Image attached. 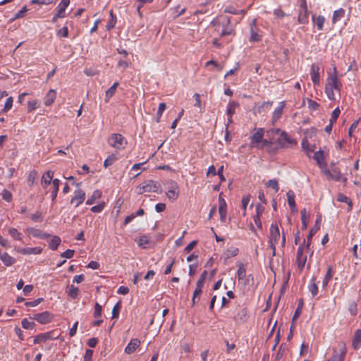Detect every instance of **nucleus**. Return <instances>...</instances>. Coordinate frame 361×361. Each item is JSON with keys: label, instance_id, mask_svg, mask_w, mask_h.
Returning <instances> with one entry per match:
<instances>
[{"label": "nucleus", "instance_id": "nucleus-1", "mask_svg": "<svg viewBox=\"0 0 361 361\" xmlns=\"http://www.w3.org/2000/svg\"><path fill=\"white\" fill-rule=\"evenodd\" d=\"M342 87V84L339 81L338 78V71L336 67H334V71L332 73H329L326 78V82L325 86V92L330 100H335V95L334 90L340 92Z\"/></svg>", "mask_w": 361, "mask_h": 361}, {"label": "nucleus", "instance_id": "nucleus-2", "mask_svg": "<svg viewBox=\"0 0 361 361\" xmlns=\"http://www.w3.org/2000/svg\"><path fill=\"white\" fill-rule=\"evenodd\" d=\"M135 192L137 195L145 192H161V185L159 182L153 180H147L137 186Z\"/></svg>", "mask_w": 361, "mask_h": 361}, {"label": "nucleus", "instance_id": "nucleus-3", "mask_svg": "<svg viewBox=\"0 0 361 361\" xmlns=\"http://www.w3.org/2000/svg\"><path fill=\"white\" fill-rule=\"evenodd\" d=\"M281 237L280 231L276 224H271L269 229V243L272 250V256L276 255V245Z\"/></svg>", "mask_w": 361, "mask_h": 361}, {"label": "nucleus", "instance_id": "nucleus-4", "mask_svg": "<svg viewBox=\"0 0 361 361\" xmlns=\"http://www.w3.org/2000/svg\"><path fill=\"white\" fill-rule=\"evenodd\" d=\"M109 145L114 149L121 150L124 149L128 142L120 133H113L108 139Z\"/></svg>", "mask_w": 361, "mask_h": 361}, {"label": "nucleus", "instance_id": "nucleus-5", "mask_svg": "<svg viewBox=\"0 0 361 361\" xmlns=\"http://www.w3.org/2000/svg\"><path fill=\"white\" fill-rule=\"evenodd\" d=\"M275 133L280 135L278 142L282 147H290L296 144L295 140L290 137L285 131L278 128L275 130Z\"/></svg>", "mask_w": 361, "mask_h": 361}, {"label": "nucleus", "instance_id": "nucleus-6", "mask_svg": "<svg viewBox=\"0 0 361 361\" xmlns=\"http://www.w3.org/2000/svg\"><path fill=\"white\" fill-rule=\"evenodd\" d=\"M305 245L306 243H303L299 246L296 255V262L301 271L303 269L307 261V256L303 255L305 247H306Z\"/></svg>", "mask_w": 361, "mask_h": 361}, {"label": "nucleus", "instance_id": "nucleus-7", "mask_svg": "<svg viewBox=\"0 0 361 361\" xmlns=\"http://www.w3.org/2000/svg\"><path fill=\"white\" fill-rule=\"evenodd\" d=\"M53 318V314L48 311H45L42 313L35 314L32 317L34 320L37 321L39 324H46L51 322Z\"/></svg>", "mask_w": 361, "mask_h": 361}, {"label": "nucleus", "instance_id": "nucleus-8", "mask_svg": "<svg viewBox=\"0 0 361 361\" xmlns=\"http://www.w3.org/2000/svg\"><path fill=\"white\" fill-rule=\"evenodd\" d=\"M167 197L172 201L178 199L179 195V188L176 182L171 180L169 187L166 192Z\"/></svg>", "mask_w": 361, "mask_h": 361}, {"label": "nucleus", "instance_id": "nucleus-9", "mask_svg": "<svg viewBox=\"0 0 361 361\" xmlns=\"http://www.w3.org/2000/svg\"><path fill=\"white\" fill-rule=\"evenodd\" d=\"M298 20L301 24H306L308 22V11L306 0L301 1Z\"/></svg>", "mask_w": 361, "mask_h": 361}, {"label": "nucleus", "instance_id": "nucleus-10", "mask_svg": "<svg viewBox=\"0 0 361 361\" xmlns=\"http://www.w3.org/2000/svg\"><path fill=\"white\" fill-rule=\"evenodd\" d=\"M58 338L59 335H55L54 331H51L37 335L33 341V343L36 344L45 342L48 340L57 339Z\"/></svg>", "mask_w": 361, "mask_h": 361}, {"label": "nucleus", "instance_id": "nucleus-11", "mask_svg": "<svg viewBox=\"0 0 361 361\" xmlns=\"http://www.w3.org/2000/svg\"><path fill=\"white\" fill-rule=\"evenodd\" d=\"M85 199V192L82 189H78L74 191V195L71 200V204H74L75 207H78L81 204Z\"/></svg>", "mask_w": 361, "mask_h": 361}, {"label": "nucleus", "instance_id": "nucleus-12", "mask_svg": "<svg viewBox=\"0 0 361 361\" xmlns=\"http://www.w3.org/2000/svg\"><path fill=\"white\" fill-rule=\"evenodd\" d=\"M17 252L22 255H39L42 252V249L39 247H16Z\"/></svg>", "mask_w": 361, "mask_h": 361}, {"label": "nucleus", "instance_id": "nucleus-13", "mask_svg": "<svg viewBox=\"0 0 361 361\" xmlns=\"http://www.w3.org/2000/svg\"><path fill=\"white\" fill-rule=\"evenodd\" d=\"M26 232L33 237L39 238V239H47L50 237L49 233L43 232L42 230L38 228H35L33 227H28L26 228Z\"/></svg>", "mask_w": 361, "mask_h": 361}, {"label": "nucleus", "instance_id": "nucleus-14", "mask_svg": "<svg viewBox=\"0 0 361 361\" xmlns=\"http://www.w3.org/2000/svg\"><path fill=\"white\" fill-rule=\"evenodd\" d=\"M319 221H320V217L317 219V220L315 221V225L310 229V231L309 232V234L307 238V240L304 241V243H306L305 246H306L307 250L310 249L312 237L317 232V231L319 228V226L318 225L319 224Z\"/></svg>", "mask_w": 361, "mask_h": 361}, {"label": "nucleus", "instance_id": "nucleus-15", "mask_svg": "<svg viewBox=\"0 0 361 361\" xmlns=\"http://www.w3.org/2000/svg\"><path fill=\"white\" fill-rule=\"evenodd\" d=\"M54 173L52 171H47L43 173L41 179V185L44 189H47L51 183H53Z\"/></svg>", "mask_w": 361, "mask_h": 361}, {"label": "nucleus", "instance_id": "nucleus-16", "mask_svg": "<svg viewBox=\"0 0 361 361\" xmlns=\"http://www.w3.org/2000/svg\"><path fill=\"white\" fill-rule=\"evenodd\" d=\"M319 69V66L314 63L311 66L310 76L314 85H319L320 83Z\"/></svg>", "mask_w": 361, "mask_h": 361}, {"label": "nucleus", "instance_id": "nucleus-17", "mask_svg": "<svg viewBox=\"0 0 361 361\" xmlns=\"http://www.w3.org/2000/svg\"><path fill=\"white\" fill-rule=\"evenodd\" d=\"M219 212L220 214V219L222 222H224L226 218V209L227 204L225 200L221 197V194L219 196Z\"/></svg>", "mask_w": 361, "mask_h": 361}, {"label": "nucleus", "instance_id": "nucleus-18", "mask_svg": "<svg viewBox=\"0 0 361 361\" xmlns=\"http://www.w3.org/2000/svg\"><path fill=\"white\" fill-rule=\"evenodd\" d=\"M264 130L263 128L257 129L256 132L251 136V145L255 147L263 141Z\"/></svg>", "mask_w": 361, "mask_h": 361}, {"label": "nucleus", "instance_id": "nucleus-19", "mask_svg": "<svg viewBox=\"0 0 361 361\" xmlns=\"http://www.w3.org/2000/svg\"><path fill=\"white\" fill-rule=\"evenodd\" d=\"M341 353L338 355L336 350H334L333 356L327 361H343L346 354V348L344 343L341 345Z\"/></svg>", "mask_w": 361, "mask_h": 361}, {"label": "nucleus", "instance_id": "nucleus-20", "mask_svg": "<svg viewBox=\"0 0 361 361\" xmlns=\"http://www.w3.org/2000/svg\"><path fill=\"white\" fill-rule=\"evenodd\" d=\"M235 35V30L233 27V25L231 23L230 18L226 19V23L224 24L223 29L221 32V36H226V35Z\"/></svg>", "mask_w": 361, "mask_h": 361}, {"label": "nucleus", "instance_id": "nucleus-21", "mask_svg": "<svg viewBox=\"0 0 361 361\" xmlns=\"http://www.w3.org/2000/svg\"><path fill=\"white\" fill-rule=\"evenodd\" d=\"M140 341L137 338H133L130 340V341L125 348V353L127 354L133 353L136 350V348L140 345Z\"/></svg>", "mask_w": 361, "mask_h": 361}, {"label": "nucleus", "instance_id": "nucleus-22", "mask_svg": "<svg viewBox=\"0 0 361 361\" xmlns=\"http://www.w3.org/2000/svg\"><path fill=\"white\" fill-rule=\"evenodd\" d=\"M284 107H285V103H284V102H282L279 104V106H277L275 109L274 111L273 112V116H272L273 123L276 122L281 118Z\"/></svg>", "mask_w": 361, "mask_h": 361}, {"label": "nucleus", "instance_id": "nucleus-23", "mask_svg": "<svg viewBox=\"0 0 361 361\" xmlns=\"http://www.w3.org/2000/svg\"><path fill=\"white\" fill-rule=\"evenodd\" d=\"M56 92L54 90H50L44 99V103L45 106H50L52 104L56 99Z\"/></svg>", "mask_w": 361, "mask_h": 361}, {"label": "nucleus", "instance_id": "nucleus-24", "mask_svg": "<svg viewBox=\"0 0 361 361\" xmlns=\"http://www.w3.org/2000/svg\"><path fill=\"white\" fill-rule=\"evenodd\" d=\"M313 159L317 161V164L320 167L326 166V164L324 161V152L322 150L319 149L317 151L313 156Z\"/></svg>", "mask_w": 361, "mask_h": 361}, {"label": "nucleus", "instance_id": "nucleus-25", "mask_svg": "<svg viewBox=\"0 0 361 361\" xmlns=\"http://www.w3.org/2000/svg\"><path fill=\"white\" fill-rule=\"evenodd\" d=\"M0 259L4 265L9 267L16 262L15 258L9 255L7 252H4L0 255Z\"/></svg>", "mask_w": 361, "mask_h": 361}, {"label": "nucleus", "instance_id": "nucleus-26", "mask_svg": "<svg viewBox=\"0 0 361 361\" xmlns=\"http://www.w3.org/2000/svg\"><path fill=\"white\" fill-rule=\"evenodd\" d=\"M70 4V0H61V2L58 5L57 16L65 17L66 8Z\"/></svg>", "mask_w": 361, "mask_h": 361}, {"label": "nucleus", "instance_id": "nucleus-27", "mask_svg": "<svg viewBox=\"0 0 361 361\" xmlns=\"http://www.w3.org/2000/svg\"><path fill=\"white\" fill-rule=\"evenodd\" d=\"M248 318V313L246 308L240 309L235 316V319L239 322H245Z\"/></svg>", "mask_w": 361, "mask_h": 361}, {"label": "nucleus", "instance_id": "nucleus-28", "mask_svg": "<svg viewBox=\"0 0 361 361\" xmlns=\"http://www.w3.org/2000/svg\"><path fill=\"white\" fill-rule=\"evenodd\" d=\"M8 235L15 240H23V234L19 232L16 228L10 227L8 228Z\"/></svg>", "mask_w": 361, "mask_h": 361}, {"label": "nucleus", "instance_id": "nucleus-29", "mask_svg": "<svg viewBox=\"0 0 361 361\" xmlns=\"http://www.w3.org/2000/svg\"><path fill=\"white\" fill-rule=\"evenodd\" d=\"M353 347L354 349L357 350L361 345V329L355 331L353 339Z\"/></svg>", "mask_w": 361, "mask_h": 361}, {"label": "nucleus", "instance_id": "nucleus-30", "mask_svg": "<svg viewBox=\"0 0 361 361\" xmlns=\"http://www.w3.org/2000/svg\"><path fill=\"white\" fill-rule=\"evenodd\" d=\"M324 173L326 175H329L330 178L334 180L338 181L341 180L342 175L340 171L336 168L333 169L331 171L329 170H326Z\"/></svg>", "mask_w": 361, "mask_h": 361}, {"label": "nucleus", "instance_id": "nucleus-31", "mask_svg": "<svg viewBox=\"0 0 361 361\" xmlns=\"http://www.w3.org/2000/svg\"><path fill=\"white\" fill-rule=\"evenodd\" d=\"M60 185V180L58 178L53 180L52 189L51 190V200L54 202L58 195L59 189Z\"/></svg>", "mask_w": 361, "mask_h": 361}, {"label": "nucleus", "instance_id": "nucleus-32", "mask_svg": "<svg viewBox=\"0 0 361 361\" xmlns=\"http://www.w3.org/2000/svg\"><path fill=\"white\" fill-rule=\"evenodd\" d=\"M287 345L286 343H282L279 348V350L275 355L276 361H281L284 357L286 351H287Z\"/></svg>", "mask_w": 361, "mask_h": 361}, {"label": "nucleus", "instance_id": "nucleus-33", "mask_svg": "<svg viewBox=\"0 0 361 361\" xmlns=\"http://www.w3.org/2000/svg\"><path fill=\"white\" fill-rule=\"evenodd\" d=\"M119 83L115 82L112 86H111L105 92V102H109V99L115 94L117 87Z\"/></svg>", "mask_w": 361, "mask_h": 361}, {"label": "nucleus", "instance_id": "nucleus-34", "mask_svg": "<svg viewBox=\"0 0 361 361\" xmlns=\"http://www.w3.org/2000/svg\"><path fill=\"white\" fill-rule=\"evenodd\" d=\"M316 277L313 276L311 279V283L308 286V290L312 294V297L316 296L318 294L319 288L316 283Z\"/></svg>", "mask_w": 361, "mask_h": 361}, {"label": "nucleus", "instance_id": "nucleus-35", "mask_svg": "<svg viewBox=\"0 0 361 361\" xmlns=\"http://www.w3.org/2000/svg\"><path fill=\"white\" fill-rule=\"evenodd\" d=\"M287 199H288V204L292 211L295 210V194L292 190H289L287 192Z\"/></svg>", "mask_w": 361, "mask_h": 361}, {"label": "nucleus", "instance_id": "nucleus-36", "mask_svg": "<svg viewBox=\"0 0 361 361\" xmlns=\"http://www.w3.org/2000/svg\"><path fill=\"white\" fill-rule=\"evenodd\" d=\"M102 192L99 190H96L93 192L92 196L89 197L86 201V204L92 205L94 203L95 200L101 198Z\"/></svg>", "mask_w": 361, "mask_h": 361}, {"label": "nucleus", "instance_id": "nucleus-37", "mask_svg": "<svg viewBox=\"0 0 361 361\" xmlns=\"http://www.w3.org/2000/svg\"><path fill=\"white\" fill-rule=\"evenodd\" d=\"M238 248L235 247H231L226 250V252L224 253V255L226 259H229L231 257L238 255Z\"/></svg>", "mask_w": 361, "mask_h": 361}, {"label": "nucleus", "instance_id": "nucleus-38", "mask_svg": "<svg viewBox=\"0 0 361 361\" xmlns=\"http://www.w3.org/2000/svg\"><path fill=\"white\" fill-rule=\"evenodd\" d=\"M61 240L59 236L54 235L49 243V246L52 250H56L59 246Z\"/></svg>", "mask_w": 361, "mask_h": 361}, {"label": "nucleus", "instance_id": "nucleus-39", "mask_svg": "<svg viewBox=\"0 0 361 361\" xmlns=\"http://www.w3.org/2000/svg\"><path fill=\"white\" fill-rule=\"evenodd\" d=\"M38 178V173L35 170H32L28 174L27 181L30 186H32Z\"/></svg>", "mask_w": 361, "mask_h": 361}, {"label": "nucleus", "instance_id": "nucleus-40", "mask_svg": "<svg viewBox=\"0 0 361 361\" xmlns=\"http://www.w3.org/2000/svg\"><path fill=\"white\" fill-rule=\"evenodd\" d=\"M333 277L332 274V269L331 267H329L327 269V271L324 276V278L322 281L323 288H326L328 286L329 282L331 280Z\"/></svg>", "mask_w": 361, "mask_h": 361}, {"label": "nucleus", "instance_id": "nucleus-41", "mask_svg": "<svg viewBox=\"0 0 361 361\" xmlns=\"http://www.w3.org/2000/svg\"><path fill=\"white\" fill-rule=\"evenodd\" d=\"M345 15V11L343 8H339L334 12L332 21L334 23L341 20Z\"/></svg>", "mask_w": 361, "mask_h": 361}, {"label": "nucleus", "instance_id": "nucleus-42", "mask_svg": "<svg viewBox=\"0 0 361 361\" xmlns=\"http://www.w3.org/2000/svg\"><path fill=\"white\" fill-rule=\"evenodd\" d=\"M237 274L239 280H243L246 277V269L243 264H238V270Z\"/></svg>", "mask_w": 361, "mask_h": 361}, {"label": "nucleus", "instance_id": "nucleus-43", "mask_svg": "<svg viewBox=\"0 0 361 361\" xmlns=\"http://www.w3.org/2000/svg\"><path fill=\"white\" fill-rule=\"evenodd\" d=\"M250 42H255L261 40V36L257 32V29H253L250 30Z\"/></svg>", "mask_w": 361, "mask_h": 361}, {"label": "nucleus", "instance_id": "nucleus-44", "mask_svg": "<svg viewBox=\"0 0 361 361\" xmlns=\"http://www.w3.org/2000/svg\"><path fill=\"white\" fill-rule=\"evenodd\" d=\"M337 200L341 202H345L347 203L350 207V209H352V202L349 197L345 196V195L342 193H339L338 195Z\"/></svg>", "mask_w": 361, "mask_h": 361}, {"label": "nucleus", "instance_id": "nucleus-45", "mask_svg": "<svg viewBox=\"0 0 361 361\" xmlns=\"http://www.w3.org/2000/svg\"><path fill=\"white\" fill-rule=\"evenodd\" d=\"M302 306H303V301L302 299H300L298 307L296 308L295 313L293 314V319H292L293 322L294 321H295L298 318V317L300 315Z\"/></svg>", "mask_w": 361, "mask_h": 361}, {"label": "nucleus", "instance_id": "nucleus-46", "mask_svg": "<svg viewBox=\"0 0 361 361\" xmlns=\"http://www.w3.org/2000/svg\"><path fill=\"white\" fill-rule=\"evenodd\" d=\"M68 289L69 290L68 292V295L73 299L76 298L78 297V293H79L78 288L73 285H71V286H69Z\"/></svg>", "mask_w": 361, "mask_h": 361}, {"label": "nucleus", "instance_id": "nucleus-47", "mask_svg": "<svg viewBox=\"0 0 361 361\" xmlns=\"http://www.w3.org/2000/svg\"><path fill=\"white\" fill-rule=\"evenodd\" d=\"M117 160V157L115 154L109 155L104 161V166L107 168L111 166Z\"/></svg>", "mask_w": 361, "mask_h": 361}, {"label": "nucleus", "instance_id": "nucleus-48", "mask_svg": "<svg viewBox=\"0 0 361 361\" xmlns=\"http://www.w3.org/2000/svg\"><path fill=\"white\" fill-rule=\"evenodd\" d=\"M202 286H199L197 284H196V288L193 292V295H192V305H194L196 302L195 300H196V298L197 297H200V295H201L202 292Z\"/></svg>", "mask_w": 361, "mask_h": 361}, {"label": "nucleus", "instance_id": "nucleus-49", "mask_svg": "<svg viewBox=\"0 0 361 361\" xmlns=\"http://www.w3.org/2000/svg\"><path fill=\"white\" fill-rule=\"evenodd\" d=\"M21 324L23 328L25 329H32L35 326V324L33 322H30L27 319H23Z\"/></svg>", "mask_w": 361, "mask_h": 361}, {"label": "nucleus", "instance_id": "nucleus-50", "mask_svg": "<svg viewBox=\"0 0 361 361\" xmlns=\"http://www.w3.org/2000/svg\"><path fill=\"white\" fill-rule=\"evenodd\" d=\"M166 107V106L165 103H160L159 104V108H158V111L157 113V123H159L160 121V118L161 117L163 112L165 111Z\"/></svg>", "mask_w": 361, "mask_h": 361}, {"label": "nucleus", "instance_id": "nucleus-51", "mask_svg": "<svg viewBox=\"0 0 361 361\" xmlns=\"http://www.w3.org/2000/svg\"><path fill=\"white\" fill-rule=\"evenodd\" d=\"M266 185L268 188H272L275 192H278L279 190V183L276 179L268 180V182L266 183Z\"/></svg>", "mask_w": 361, "mask_h": 361}, {"label": "nucleus", "instance_id": "nucleus-52", "mask_svg": "<svg viewBox=\"0 0 361 361\" xmlns=\"http://www.w3.org/2000/svg\"><path fill=\"white\" fill-rule=\"evenodd\" d=\"M27 11L26 6H23L18 13H16L14 17L11 20V21H14L16 19L23 18Z\"/></svg>", "mask_w": 361, "mask_h": 361}, {"label": "nucleus", "instance_id": "nucleus-53", "mask_svg": "<svg viewBox=\"0 0 361 361\" xmlns=\"http://www.w3.org/2000/svg\"><path fill=\"white\" fill-rule=\"evenodd\" d=\"M121 303L118 302H117L112 310V319H116L118 317L120 310H121Z\"/></svg>", "mask_w": 361, "mask_h": 361}, {"label": "nucleus", "instance_id": "nucleus-54", "mask_svg": "<svg viewBox=\"0 0 361 361\" xmlns=\"http://www.w3.org/2000/svg\"><path fill=\"white\" fill-rule=\"evenodd\" d=\"M27 104V110L29 112H31L39 106V102L37 99H34L29 101Z\"/></svg>", "mask_w": 361, "mask_h": 361}, {"label": "nucleus", "instance_id": "nucleus-55", "mask_svg": "<svg viewBox=\"0 0 361 361\" xmlns=\"http://www.w3.org/2000/svg\"><path fill=\"white\" fill-rule=\"evenodd\" d=\"M236 104L235 102H231L227 106V115L230 117L235 114Z\"/></svg>", "mask_w": 361, "mask_h": 361}, {"label": "nucleus", "instance_id": "nucleus-56", "mask_svg": "<svg viewBox=\"0 0 361 361\" xmlns=\"http://www.w3.org/2000/svg\"><path fill=\"white\" fill-rule=\"evenodd\" d=\"M301 221H302V228L306 229L307 226V219L306 216V209H303L301 211Z\"/></svg>", "mask_w": 361, "mask_h": 361}, {"label": "nucleus", "instance_id": "nucleus-57", "mask_svg": "<svg viewBox=\"0 0 361 361\" xmlns=\"http://www.w3.org/2000/svg\"><path fill=\"white\" fill-rule=\"evenodd\" d=\"M302 147L306 151L308 156H310V153L314 151V148L309 147V142L306 139L302 140Z\"/></svg>", "mask_w": 361, "mask_h": 361}, {"label": "nucleus", "instance_id": "nucleus-58", "mask_svg": "<svg viewBox=\"0 0 361 361\" xmlns=\"http://www.w3.org/2000/svg\"><path fill=\"white\" fill-rule=\"evenodd\" d=\"M324 21H325V18L322 16H319L316 18V25L319 30H322L323 29V25H324Z\"/></svg>", "mask_w": 361, "mask_h": 361}, {"label": "nucleus", "instance_id": "nucleus-59", "mask_svg": "<svg viewBox=\"0 0 361 361\" xmlns=\"http://www.w3.org/2000/svg\"><path fill=\"white\" fill-rule=\"evenodd\" d=\"M341 113V111L339 109L338 107L336 108L332 114H331V118H330V122L331 123H334V122H336V121L337 120V118H338L339 116V114Z\"/></svg>", "mask_w": 361, "mask_h": 361}, {"label": "nucleus", "instance_id": "nucleus-60", "mask_svg": "<svg viewBox=\"0 0 361 361\" xmlns=\"http://www.w3.org/2000/svg\"><path fill=\"white\" fill-rule=\"evenodd\" d=\"M250 200V195L244 196L243 197V199H242V208L244 210V212H243V215L244 216L245 215L246 208H247V206Z\"/></svg>", "mask_w": 361, "mask_h": 361}, {"label": "nucleus", "instance_id": "nucleus-61", "mask_svg": "<svg viewBox=\"0 0 361 361\" xmlns=\"http://www.w3.org/2000/svg\"><path fill=\"white\" fill-rule=\"evenodd\" d=\"M2 198L6 202H11L12 200V194L7 190H4L1 192Z\"/></svg>", "mask_w": 361, "mask_h": 361}, {"label": "nucleus", "instance_id": "nucleus-62", "mask_svg": "<svg viewBox=\"0 0 361 361\" xmlns=\"http://www.w3.org/2000/svg\"><path fill=\"white\" fill-rule=\"evenodd\" d=\"M13 102V97H10L7 98L5 102L4 111H8V110H10L12 108Z\"/></svg>", "mask_w": 361, "mask_h": 361}, {"label": "nucleus", "instance_id": "nucleus-63", "mask_svg": "<svg viewBox=\"0 0 361 361\" xmlns=\"http://www.w3.org/2000/svg\"><path fill=\"white\" fill-rule=\"evenodd\" d=\"M102 310V306L98 302H96L95 305H94V317L95 318H98V317H101Z\"/></svg>", "mask_w": 361, "mask_h": 361}, {"label": "nucleus", "instance_id": "nucleus-64", "mask_svg": "<svg viewBox=\"0 0 361 361\" xmlns=\"http://www.w3.org/2000/svg\"><path fill=\"white\" fill-rule=\"evenodd\" d=\"M75 251L73 250L68 249L65 252L61 254V257L71 259L73 257Z\"/></svg>", "mask_w": 361, "mask_h": 361}]
</instances>
